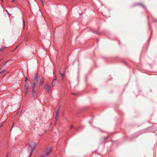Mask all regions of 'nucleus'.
I'll list each match as a JSON object with an SVG mask.
<instances>
[{
  "mask_svg": "<svg viewBox=\"0 0 157 157\" xmlns=\"http://www.w3.org/2000/svg\"><path fill=\"white\" fill-rule=\"evenodd\" d=\"M6 157H7V155H6Z\"/></svg>",
  "mask_w": 157,
  "mask_h": 157,
  "instance_id": "2f4dec72",
  "label": "nucleus"
},
{
  "mask_svg": "<svg viewBox=\"0 0 157 157\" xmlns=\"http://www.w3.org/2000/svg\"><path fill=\"white\" fill-rule=\"evenodd\" d=\"M5 71V70H3L2 71L0 72V74H2V73L3 72Z\"/></svg>",
  "mask_w": 157,
  "mask_h": 157,
  "instance_id": "6ab92c4d",
  "label": "nucleus"
},
{
  "mask_svg": "<svg viewBox=\"0 0 157 157\" xmlns=\"http://www.w3.org/2000/svg\"><path fill=\"white\" fill-rule=\"evenodd\" d=\"M14 123L13 122V125H12V127H11V129H10V130H11V131L12 130V128H13V125H14Z\"/></svg>",
  "mask_w": 157,
  "mask_h": 157,
  "instance_id": "aec40b11",
  "label": "nucleus"
},
{
  "mask_svg": "<svg viewBox=\"0 0 157 157\" xmlns=\"http://www.w3.org/2000/svg\"><path fill=\"white\" fill-rule=\"evenodd\" d=\"M46 157V155H41L40 157Z\"/></svg>",
  "mask_w": 157,
  "mask_h": 157,
  "instance_id": "a211bd4d",
  "label": "nucleus"
},
{
  "mask_svg": "<svg viewBox=\"0 0 157 157\" xmlns=\"http://www.w3.org/2000/svg\"><path fill=\"white\" fill-rule=\"evenodd\" d=\"M38 74L36 73L34 76V80L36 81L37 82L38 80Z\"/></svg>",
  "mask_w": 157,
  "mask_h": 157,
  "instance_id": "39448f33",
  "label": "nucleus"
},
{
  "mask_svg": "<svg viewBox=\"0 0 157 157\" xmlns=\"http://www.w3.org/2000/svg\"><path fill=\"white\" fill-rule=\"evenodd\" d=\"M2 126V124L1 125H0V128Z\"/></svg>",
  "mask_w": 157,
  "mask_h": 157,
  "instance_id": "cd10ccee",
  "label": "nucleus"
},
{
  "mask_svg": "<svg viewBox=\"0 0 157 157\" xmlns=\"http://www.w3.org/2000/svg\"><path fill=\"white\" fill-rule=\"evenodd\" d=\"M142 5V6H143V7L144 8H145V7L144 6V5H142L141 4H140V3H137V4H136V5Z\"/></svg>",
  "mask_w": 157,
  "mask_h": 157,
  "instance_id": "dca6fc26",
  "label": "nucleus"
},
{
  "mask_svg": "<svg viewBox=\"0 0 157 157\" xmlns=\"http://www.w3.org/2000/svg\"><path fill=\"white\" fill-rule=\"evenodd\" d=\"M7 74V73H6V74H4L3 76V77H5Z\"/></svg>",
  "mask_w": 157,
  "mask_h": 157,
  "instance_id": "bb28decb",
  "label": "nucleus"
},
{
  "mask_svg": "<svg viewBox=\"0 0 157 157\" xmlns=\"http://www.w3.org/2000/svg\"><path fill=\"white\" fill-rule=\"evenodd\" d=\"M6 47L4 46H2V47L0 49V52H2L3 50Z\"/></svg>",
  "mask_w": 157,
  "mask_h": 157,
  "instance_id": "9b49d317",
  "label": "nucleus"
},
{
  "mask_svg": "<svg viewBox=\"0 0 157 157\" xmlns=\"http://www.w3.org/2000/svg\"><path fill=\"white\" fill-rule=\"evenodd\" d=\"M19 45V44L14 49V50H13V52H14V51H15V50L17 49V48L18 47V46Z\"/></svg>",
  "mask_w": 157,
  "mask_h": 157,
  "instance_id": "412c9836",
  "label": "nucleus"
},
{
  "mask_svg": "<svg viewBox=\"0 0 157 157\" xmlns=\"http://www.w3.org/2000/svg\"><path fill=\"white\" fill-rule=\"evenodd\" d=\"M65 71H66L65 70H64V71H63V75H64V74H65Z\"/></svg>",
  "mask_w": 157,
  "mask_h": 157,
  "instance_id": "a878e982",
  "label": "nucleus"
},
{
  "mask_svg": "<svg viewBox=\"0 0 157 157\" xmlns=\"http://www.w3.org/2000/svg\"><path fill=\"white\" fill-rule=\"evenodd\" d=\"M34 148H32V149H31V151L30 152V155H29V157H30L31 156V155L33 153V152L34 150Z\"/></svg>",
  "mask_w": 157,
  "mask_h": 157,
  "instance_id": "6e6552de",
  "label": "nucleus"
},
{
  "mask_svg": "<svg viewBox=\"0 0 157 157\" xmlns=\"http://www.w3.org/2000/svg\"><path fill=\"white\" fill-rule=\"evenodd\" d=\"M73 125H72V126L71 127H70V129H72V128L73 127Z\"/></svg>",
  "mask_w": 157,
  "mask_h": 157,
  "instance_id": "393cba45",
  "label": "nucleus"
},
{
  "mask_svg": "<svg viewBox=\"0 0 157 157\" xmlns=\"http://www.w3.org/2000/svg\"><path fill=\"white\" fill-rule=\"evenodd\" d=\"M27 145H28L29 147H30L31 148V149L34 148V150L35 149V147L36 145V144L34 142L33 143V146H32L30 144H28Z\"/></svg>",
  "mask_w": 157,
  "mask_h": 157,
  "instance_id": "20e7f679",
  "label": "nucleus"
},
{
  "mask_svg": "<svg viewBox=\"0 0 157 157\" xmlns=\"http://www.w3.org/2000/svg\"><path fill=\"white\" fill-rule=\"evenodd\" d=\"M51 153V151H49L48 152H47L46 154H44V155H46V156L47 155H48L50 153Z\"/></svg>",
  "mask_w": 157,
  "mask_h": 157,
  "instance_id": "ddd939ff",
  "label": "nucleus"
},
{
  "mask_svg": "<svg viewBox=\"0 0 157 157\" xmlns=\"http://www.w3.org/2000/svg\"><path fill=\"white\" fill-rule=\"evenodd\" d=\"M28 80V79L27 77H26L25 79V81L26 82Z\"/></svg>",
  "mask_w": 157,
  "mask_h": 157,
  "instance_id": "4be33fe9",
  "label": "nucleus"
},
{
  "mask_svg": "<svg viewBox=\"0 0 157 157\" xmlns=\"http://www.w3.org/2000/svg\"><path fill=\"white\" fill-rule=\"evenodd\" d=\"M75 94V93H72V94Z\"/></svg>",
  "mask_w": 157,
  "mask_h": 157,
  "instance_id": "c85d7f7f",
  "label": "nucleus"
},
{
  "mask_svg": "<svg viewBox=\"0 0 157 157\" xmlns=\"http://www.w3.org/2000/svg\"><path fill=\"white\" fill-rule=\"evenodd\" d=\"M56 78L55 79H54L53 81H54V82H55L56 81Z\"/></svg>",
  "mask_w": 157,
  "mask_h": 157,
  "instance_id": "5701e85b",
  "label": "nucleus"
},
{
  "mask_svg": "<svg viewBox=\"0 0 157 157\" xmlns=\"http://www.w3.org/2000/svg\"><path fill=\"white\" fill-rule=\"evenodd\" d=\"M1 69H0V70Z\"/></svg>",
  "mask_w": 157,
  "mask_h": 157,
  "instance_id": "473e14b6",
  "label": "nucleus"
},
{
  "mask_svg": "<svg viewBox=\"0 0 157 157\" xmlns=\"http://www.w3.org/2000/svg\"><path fill=\"white\" fill-rule=\"evenodd\" d=\"M36 85V83L34 82L33 86H32V90H35V88Z\"/></svg>",
  "mask_w": 157,
  "mask_h": 157,
  "instance_id": "1a4fd4ad",
  "label": "nucleus"
},
{
  "mask_svg": "<svg viewBox=\"0 0 157 157\" xmlns=\"http://www.w3.org/2000/svg\"><path fill=\"white\" fill-rule=\"evenodd\" d=\"M44 89L47 91L48 92H49L51 90V88L50 86L48 84L45 85Z\"/></svg>",
  "mask_w": 157,
  "mask_h": 157,
  "instance_id": "f257e3e1",
  "label": "nucleus"
},
{
  "mask_svg": "<svg viewBox=\"0 0 157 157\" xmlns=\"http://www.w3.org/2000/svg\"><path fill=\"white\" fill-rule=\"evenodd\" d=\"M46 151H47V152H48V151H50L51 152L52 150L51 148L48 147L46 148Z\"/></svg>",
  "mask_w": 157,
  "mask_h": 157,
  "instance_id": "9d476101",
  "label": "nucleus"
},
{
  "mask_svg": "<svg viewBox=\"0 0 157 157\" xmlns=\"http://www.w3.org/2000/svg\"><path fill=\"white\" fill-rule=\"evenodd\" d=\"M59 73L61 75V76H62V79H63V76H64L63 74L61 73L60 71H59Z\"/></svg>",
  "mask_w": 157,
  "mask_h": 157,
  "instance_id": "f8f14e48",
  "label": "nucleus"
},
{
  "mask_svg": "<svg viewBox=\"0 0 157 157\" xmlns=\"http://www.w3.org/2000/svg\"><path fill=\"white\" fill-rule=\"evenodd\" d=\"M32 94L33 97L35 98L36 99L37 97L36 93V90H32Z\"/></svg>",
  "mask_w": 157,
  "mask_h": 157,
  "instance_id": "f03ea898",
  "label": "nucleus"
},
{
  "mask_svg": "<svg viewBox=\"0 0 157 157\" xmlns=\"http://www.w3.org/2000/svg\"><path fill=\"white\" fill-rule=\"evenodd\" d=\"M40 1L42 2V3L43 4V1L42 0H40Z\"/></svg>",
  "mask_w": 157,
  "mask_h": 157,
  "instance_id": "b1692460",
  "label": "nucleus"
},
{
  "mask_svg": "<svg viewBox=\"0 0 157 157\" xmlns=\"http://www.w3.org/2000/svg\"><path fill=\"white\" fill-rule=\"evenodd\" d=\"M23 28L24 27L25 25V22L24 20L23 19Z\"/></svg>",
  "mask_w": 157,
  "mask_h": 157,
  "instance_id": "2eb2a0df",
  "label": "nucleus"
},
{
  "mask_svg": "<svg viewBox=\"0 0 157 157\" xmlns=\"http://www.w3.org/2000/svg\"><path fill=\"white\" fill-rule=\"evenodd\" d=\"M52 87L55 86V82H54V81H53L52 82Z\"/></svg>",
  "mask_w": 157,
  "mask_h": 157,
  "instance_id": "4468645a",
  "label": "nucleus"
},
{
  "mask_svg": "<svg viewBox=\"0 0 157 157\" xmlns=\"http://www.w3.org/2000/svg\"><path fill=\"white\" fill-rule=\"evenodd\" d=\"M24 87H25V89L26 90V94L27 93V92L28 91V90L29 89V84H28V83L27 82H26L25 84V86H24Z\"/></svg>",
  "mask_w": 157,
  "mask_h": 157,
  "instance_id": "7ed1b4c3",
  "label": "nucleus"
},
{
  "mask_svg": "<svg viewBox=\"0 0 157 157\" xmlns=\"http://www.w3.org/2000/svg\"><path fill=\"white\" fill-rule=\"evenodd\" d=\"M2 60V59H0V61Z\"/></svg>",
  "mask_w": 157,
  "mask_h": 157,
  "instance_id": "7c9ffc66",
  "label": "nucleus"
},
{
  "mask_svg": "<svg viewBox=\"0 0 157 157\" xmlns=\"http://www.w3.org/2000/svg\"><path fill=\"white\" fill-rule=\"evenodd\" d=\"M8 61H6V62H5V63H4L2 64V65H3V66H4V65H6V64L7 62Z\"/></svg>",
  "mask_w": 157,
  "mask_h": 157,
  "instance_id": "f3484780",
  "label": "nucleus"
},
{
  "mask_svg": "<svg viewBox=\"0 0 157 157\" xmlns=\"http://www.w3.org/2000/svg\"><path fill=\"white\" fill-rule=\"evenodd\" d=\"M44 79L43 78H41V79H40V85H42L44 83Z\"/></svg>",
  "mask_w": 157,
  "mask_h": 157,
  "instance_id": "423d86ee",
  "label": "nucleus"
},
{
  "mask_svg": "<svg viewBox=\"0 0 157 157\" xmlns=\"http://www.w3.org/2000/svg\"><path fill=\"white\" fill-rule=\"evenodd\" d=\"M60 108V106L58 108V109L57 110V111H56V117L57 116L59 113Z\"/></svg>",
  "mask_w": 157,
  "mask_h": 157,
  "instance_id": "0eeeda50",
  "label": "nucleus"
},
{
  "mask_svg": "<svg viewBox=\"0 0 157 157\" xmlns=\"http://www.w3.org/2000/svg\"><path fill=\"white\" fill-rule=\"evenodd\" d=\"M15 1V0H13V1H12V2H14Z\"/></svg>",
  "mask_w": 157,
  "mask_h": 157,
  "instance_id": "c756f323",
  "label": "nucleus"
}]
</instances>
